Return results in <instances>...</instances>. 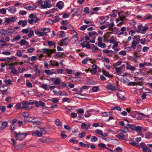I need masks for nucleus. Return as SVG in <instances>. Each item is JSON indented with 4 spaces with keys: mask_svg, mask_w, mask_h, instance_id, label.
<instances>
[{
    "mask_svg": "<svg viewBox=\"0 0 152 152\" xmlns=\"http://www.w3.org/2000/svg\"><path fill=\"white\" fill-rule=\"evenodd\" d=\"M140 36H135L133 38V41L132 43L131 47H128L126 48L127 51H129L131 50V48L134 49L137 44L139 43V41L140 40Z\"/></svg>",
    "mask_w": 152,
    "mask_h": 152,
    "instance_id": "f257e3e1",
    "label": "nucleus"
},
{
    "mask_svg": "<svg viewBox=\"0 0 152 152\" xmlns=\"http://www.w3.org/2000/svg\"><path fill=\"white\" fill-rule=\"evenodd\" d=\"M28 134V132L23 133H21L20 132H19L18 133L17 132H14V136L15 137L16 139L19 140H22L24 139Z\"/></svg>",
    "mask_w": 152,
    "mask_h": 152,
    "instance_id": "f03ea898",
    "label": "nucleus"
},
{
    "mask_svg": "<svg viewBox=\"0 0 152 152\" xmlns=\"http://www.w3.org/2000/svg\"><path fill=\"white\" fill-rule=\"evenodd\" d=\"M3 31L4 34V35H11V34L15 32L14 29H12V26L9 27L6 30H3Z\"/></svg>",
    "mask_w": 152,
    "mask_h": 152,
    "instance_id": "7ed1b4c3",
    "label": "nucleus"
},
{
    "mask_svg": "<svg viewBox=\"0 0 152 152\" xmlns=\"http://www.w3.org/2000/svg\"><path fill=\"white\" fill-rule=\"evenodd\" d=\"M42 51L43 53L48 54V56L49 57H51L50 54L52 53H54L56 51L55 49H49L47 48H43L42 49Z\"/></svg>",
    "mask_w": 152,
    "mask_h": 152,
    "instance_id": "20e7f679",
    "label": "nucleus"
},
{
    "mask_svg": "<svg viewBox=\"0 0 152 152\" xmlns=\"http://www.w3.org/2000/svg\"><path fill=\"white\" fill-rule=\"evenodd\" d=\"M137 147L140 149L142 148V151L143 152H146L148 149L146 145L143 142H142L140 145H138Z\"/></svg>",
    "mask_w": 152,
    "mask_h": 152,
    "instance_id": "39448f33",
    "label": "nucleus"
},
{
    "mask_svg": "<svg viewBox=\"0 0 152 152\" xmlns=\"http://www.w3.org/2000/svg\"><path fill=\"white\" fill-rule=\"evenodd\" d=\"M107 91L108 92H110V90L114 91L117 89V87L114 86L113 84L109 83L106 87Z\"/></svg>",
    "mask_w": 152,
    "mask_h": 152,
    "instance_id": "423d86ee",
    "label": "nucleus"
},
{
    "mask_svg": "<svg viewBox=\"0 0 152 152\" xmlns=\"http://www.w3.org/2000/svg\"><path fill=\"white\" fill-rule=\"evenodd\" d=\"M27 22L26 20H20L18 23V25H21V26L23 27L26 26L27 25Z\"/></svg>",
    "mask_w": 152,
    "mask_h": 152,
    "instance_id": "0eeeda50",
    "label": "nucleus"
},
{
    "mask_svg": "<svg viewBox=\"0 0 152 152\" xmlns=\"http://www.w3.org/2000/svg\"><path fill=\"white\" fill-rule=\"evenodd\" d=\"M111 30L112 31V32H107V33L105 35H107V34H108L109 33L110 34H116L118 32V28L116 27H114L113 28H111Z\"/></svg>",
    "mask_w": 152,
    "mask_h": 152,
    "instance_id": "6e6552de",
    "label": "nucleus"
},
{
    "mask_svg": "<svg viewBox=\"0 0 152 152\" xmlns=\"http://www.w3.org/2000/svg\"><path fill=\"white\" fill-rule=\"evenodd\" d=\"M41 7L43 9L46 8H50L51 7V5L48 4L47 1L44 2L43 4L41 5Z\"/></svg>",
    "mask_w": 152,
    "mask_h": 152,
    "instance_id": "1a4fd4ad",
    "label": "nucleus"
},
{
    "mask_svg": "<svg viewBox=\"0 0 152 152\" xmlns=\"http://www.w3.org/2000/svg\"><path fill=\"white\" fill-rule=\"evenodd\" d=\"M109 18V17L108 16H107L105 17H104V16H101L99 17V18L101 20H104L103 21H102V22H100V21H99V23L100 24H102L105 23Z\"/></svg>",
    "mask_w": 152,
    "mask_h": 152,
    "instance_id": "9d476101",
    "label": "nucleus"
},
{
    "mask_svg": "<svg viewBox=\"0 0 152 152\" xmlns=\"http://www.w3.org/2000/svg\"><path fill=\"white\" fill-rule=\"evenodd\" d=\"M103 51L105 53L107 54V56L111 57L113 54V52L112 50H103Z\"/></svg>",
    "mask_w": 152,
    "mask_h": 152,
    "instance_id": "9b49d317",
    "label": "nucleus"
},
{
    "mask_svg": "<svg viewBox=\"0 0 152 152\" xmlns=\"http://www.w3.org/2000/svg\"><path fill=\"white\" fill-rule=\"evenodd\" d=\"M78 40V37L76 35H74L71 39V41L72 43H76Z\"/></svg>",
    "mask_w": 152,
    "mask_h": 152,
    "instance_id": "f8f14e48",
    "label": "nucleus"
},
{
    "mask_svg": "<svg viewBox=\"0 0 152 152\" xmlns=\"http://www.w3.org/2000/svg\"><path fill=\"white\" fill-rule=\"evenodd\" d=\"M22 104L23 107H21V109L22 108H24L28 109V108L29 105V102L28 101L23 102L22 103Z\"/></svg>",
    "mask_w": 152,
    "mask_h": 152,
    "instance_id": "ddd939ff",
    "label": "nucleus"
},
{
    "mask_svg": "<svg viewBox=\"0 0 152 152\" xmlns=\"http://www.w3.org/2000/svg\"><path fill=\"white\" fill-rule=\"evenodd\" d=\"M56 6L58 9L61 10L64 6V3L62 1H59L57 3Z\"/></svg>",
    "mask_w": 152,
    "mask_h": 152,
    "instance_id": "4468645a",
    "label": "nucleus"
},
{
    "mask_svg": "<svg viewBox=\"0 0 152 152\" xmlns=\"http://www.w3.org/2000/svg\"><path fill=\"white\" fill-rule=\"evenodd\" d=\"M10 12L12 13H15L16 11V9L14 7H9L7 9Z\"/></svg>",
    "mask_w": 152,
    "mask_h": 152,
    "instance_id": "2eb2a0df",
    "label": "nucleus"
},
{
    "mask_svg": "<svg viewBox=\"0 0 152 152\" xmlns=\"http://www.w3.org/2000/svg\"><path fill=\"white\" fill-rule=\"evenodd\" d=\"M126 68L129 69L131 71H134L136 70V68L134 67L131 66V65L129 64H127Z\"/></svg>",
    "mask_w": 152,
    "mask_h": 152,
    "instance_id": "dca6fc26",
    "label": "nucleus"
},
{
    "mask_svg": "<svg viewBox=\"0 0 152 152\" xmlns=\"http://www.w3.org/2000/svg\"><path fill=\"white\" fill-rule=\"evenodd\" d=\"M74 12L75 13V15H78L81 13V11L79 9H73L71 10V12Z\"/></svg>",
    "mask_w": 152,
    "mask_h": 152,
    "instance_id": "f3484780",
    "label": "nucleus"
},
{
    "mask_svg": "<svg viewBox=\"0 0 152 152\" xmlns=\"http://www.w3.org/2000/svg\"><path fill=\"white\" fill-rule=\"evenodd\" d=\"M8 124V122L7 121H6L3 122L1 124V126L0 128V129L2 130L4 129L7 126Z\"/></svg>",
    "mask_w": 152,
    "mask_h": 152,
    "instance_id": "a211bd4d",
    "label": "nucleus"
},
{
    "mask_svg": "<svg viewBox=\"0 0 152 152\" xmlns=\"http://www.w3.org/2000/svg\"><path fill=\"white\" fill-rule=\"evenodd\" d=\"M53 79H55L56 80L54 81V83L56 85H59L61 83V79L60 78L57 77L52 78Z\"/></svg>",
    "mask_w": 152,
    "mask_h": 152,
    "instance_id": "6ab92c4d",
    "label": "nucleus"
},
{
    "mask_svg": "<svg viewBox=\"0 0 152 152\" xmlns=\"http://www.w3.org/2000/svg\"><path fill=\"white\" fill-rule=\"evenodd\" d=\"M37 7V6L34 5L29 6H27L25 5L24 7L25 8L28 9L29 10H34L36 9Z\"/></svg>",
    "mask_w": 152,
    "mask_h": 152,
    "instance_id": "aec40b11",
    "label": "nucleus"
},
{
    "mask_svg": "<svg viewBox=\"0 0 152 152\" xmlns=\"http://www.w3.org/2000/svg\"><path fill=\"white\" fill-rule=\"evenodd\" d=\"M32 134L33 136L37 135L39 137L42 136V133H41L38 130H36L35 132H32Z\"/></svg>",
    "mask_w": 152,
    "mask_h": 152,
    "instance_id": "412c9836",
    "label": "nucleus"
},
{
    "mask_svg": "<svg viewBox=\"0 0 152 152\" xmlns=\"http://www.w3.org/2000/svg\"><path fill=\"white\" fill-rule=\"evenodd\" d=\"M102 72L103 74L106 77L109 78H112V76L108 72H107L103 70H102Z\"/></svg>",
    "mask_w": 152,
    "mask_h": 152,
    "instance_id": "4be33fe9",
    "label": "nucleus"
},
{
    "mask_svg": "<svg viewBox=\"0 0 152 152\" xmlns=\"http://www.w3.org/2000/svg\"><path fill=\"white\" fill-rule=\"evenodd\" d=\"M119 14L121 20H123L126 18V16H125L124 15V12L123 11L121 12L120 13L119 12Z\"/></svg>",
    "mask_w": 152,
    "mask_h": 152,
    "instance_id": "5701e85b",
    "label": "nucleus"
},
{
    "mask_svg": "<svg viewBox=\"0 0 152 152\" xmlns=\"http://www.w3.org/2000/svg\"><path fill=\"white\" fill-rule=\"evenodd\" d=\"M20 43V45H23L25 44L27 45H29V43L25 39H21L20 42H18L17 43Z\"/></svg>",
    "mask_w": 152,
    "mask_h": 152,
    "instance_id": "b1692460",
    "label": "nucleus"
},
{
    "mask_svg": "<svg viewBox=\"0 0 152 152\" xmlns=\"http://www.w3.org/2000/svg\"><path fill=\"white\" fill-rule=\"evenodd\" d=\"M142 27V25L141 24L139 25L136 28H135V30L138 33L140 32L141 30Z\"/></svg>",
    "mask_w": 152,
    "mask_h": 152,
    "instance_id": "393cba45",
    "label": "nucleus"
},
{
    "mask_svg": "<svg viewBox=\"0 0 152 152\" xmlns=\"http://www.w3.org/2000/svg\"><path fill=\"white\" fill-rule=\"evenodd\" d=\"M116 72L118 74H121L122 69L121 67H116L115 68Z\"/></svg>",
    "mask_w": 152,
    "mask_h": 152,
    "instance_id": "a878e982",
    "label": "nucleus"
},
{
    "mask_svg": "<svg viewBox=\"0 0 152 152\" xmlns=\"http://www.w3.org/2000/svg\"><path fill=\"white\" fill-rule=\"evenodd\" d=\"M55 123L57 126L59 127L61 126L62 123L58 119L56 120L55 121Z\"/></svg>",
    "mask_w": 152,
    "mask_h": 152,
    "instance_id": "bb28decb",
    "label": "nucleus"
},
{
    "mask_svg": "<svg viewBox=\"0 0 152 152\" xmlns=\"http://www.w3.org/2000/svg\"><path fill=\"white\" fill-rule=\"evenodd\" d=\"M135 128L134 131L140 133L142 129V127L141 126H135Z\"/></svg>",
    "mask_w": 152,
    "mask_h": 152,
    "instance_id": "cd10ccee",
    "label": "nucleus"
},
{
    "mask_svg": "<svg viewBox=\"0 0 152 152\" xmlns=\"http://www.w3.org/2000/svg\"><path fill=\"white\" fill-rule=\"evenodd\" d=\"M63 42H64V45L66 46L68 45L69 42V39L67 37L66 38L64 39H62Z\"/></svg>",
    "mask_w": 152,
    "mask_h": 152,
    "instance_id": "c85d7f7f",
    "label": "nucleus"
},
{
    "mask_svg": "<svg viewBox=\"0 0 152 152\" xmlns=\"http://www.w3.org/2000/svg\"><path fill=\"white\" fill-rule=\"evenodd\" d=\"M12 22V20L10 18H7L5 19L4 21V23H6L5 25L8 24Z\"/></svg>",
    "mask_w": 152,
    "mask_h": 152,
    "instance_id": "c756f323",
    "label": "nucleus"
},
{
    "mask_svg": "<svg viewBox=\"0 0 152 152\" xmlns=\"http://www.w3.org/2000/svg\"><path fill=\"white\" fill-rule=\"evenodd\" d=\"M124 136V133L123 132L120 133L118 135H117V137L121 140H123V137Z\"/></svg>",
    "mask_w": 152,
    "mask_h": 152,
    "instance_id": "7c9ffc66",
    "label": "nucleus"
},
{
    "mask_svg": "<svg viewBox=\"0 0 152 152\" xmlns=\"http://www.w3.org/2000/svg\"><path fill=\"white\" fill-rule=\"evenodd\" d=\"M135 85H139L141 86V88H140V89H142L143 88V86L142 85L143 84V83H142L138 82H135Z\"/></svg>",
    "mask_w": 152,
    "mask_h": 152,
    "instance_id": "2f4dec72",
    "label": "nucleus"
},
{
    "mask_svg": "<svg viewBox=\"0 0 152 152\" xmlns=\"http://www.w3.org/2000/svg\"><path fill=\"white\" fill-rule=\"evenodd\" d=\"M97 45L99 47H101L103 48L106 47V45L104 43H102V42L100 43H98Z\"/></svg>",
    "mask_w": 152,
    "mask_h": 152,
    "instance_id": "473e14b6",
    "label": "nucleus"
},
{
    "mask_svg": "<svg viewBox=\"0 0 152 152\" xmlns=\"http://www.w3.org/2000/svg\"><path fill=\"white\" fill-rule=\"evenodd\" d=\"M148 29V27L147 26H143L141 28V32L142 33H143L144 31H146Z\"/></svg>",
    "mask_w": 152,
    "mask_h": 152,
    "instance_id": "72a5a7b5",
    "label": "nucleus"
},
{
    "mask_svg": "<svg viewBox=\"0 0 152 152\" xmlns=\"http://www.w3.org/2000/svg\"><path fill=\"white\" fill-rule=\"evenodd\" d=\"M117 96L118 97L121 99H124V96H123L121 94L119 93H117Z\"/></svg>",
    "mask_w": 152,
    "mask_h": 152,
    "instance_id": "f704fd0d",
    "label": "nucleus"
},
{
    "mask_svg": "<svg viewBox=\"0 0 152 152\" xmlns=\"http://www.w3.org/2000/svg\"><path fill=\"white\" fill-rule=\"evenodd\" d=\"M42 31L45 33V34H46V33H48L50 31V29L49 28H44L42 29Z\"/></svg>",
    "mask_w": 152,
    "mask_h": 152,
    "instance_id": "c9c22d12",
    "label": "nucleus"
},
{
    "mask_svg": "<svg viewBox=\"0 0 152 152\" xmlns=\"http://www.w3.org/2000/svg\"><path fill=\"white\" fill-rule=\"evenodd\" d=\"M69 141L71 142L77 143L78 141V140L75 139V138L74 137L69 140Z\"/></svg>",
    "mask_w": 152,
    "mask_h": 152,
    "instance_id": "e433bc0d",
    "label": "nucleus"
},
{
    "mask_svg": "<svg viewBox=\"0 0 152 152\" xmlns=\"http://www.w3.org/2000/svg\"><path fill=\"white\" fill-rule=\"evenodd\" d=\"M92 52H96V51H97L98 50L99 48L97 46L94 45V47L92 48Z\"/></svg>",
    "mask_w": 152,
    "mask_h": 152,
    "instance_id": "4c0bfd02",
    "label": "nucleus"
},
{
    "mask_svg": "<svg viewBox=\"0 0 152 152\" xmlns=\"http://www.w3.org/2000/svg\"><path fill=\"white\" fill-rule=\"evenodd\" d=\"M60 53L59 52H58L57 53H56V55L58 56V58H59V57L62 58L63 57V56H66L65 55V54L64 53H62V54L60 55H59V53Z\"/></svg>",
    "mask_w": 152,
    "mask_h": 152,
    "instance_id": "58836bf2",
    "label": "nucleus"
},
{
    "mask_svg": "<svg viewBox=\"0 0 152 152\" xmlns=\"http://www.w3.org/2000/svg\"><path fill=\"white\" fill-rule=\"evenodd\" d=\"M89 86H82L80 89V91L82 92L84 89H88Z\"/></svg>",
    "mask_w": 152,
    "mask_h": 152,
    "instance_id": "ea45409f",
    "label": "nucleus"
},
{
    "mask_svg": "<svg viewBox=\"0 0 152 152\" xmlns=\"http://www.w3.org/2000/svg\"><path fill=\"white\" fill-rule=\"evenodd\" d=\"M28 122H31L34 125L39 124L40 123L38 121H28Z\"/></svg>",
    "mask_w": 152,
    "mask_h": 152,
    "instance_id": "a19ab883",
    "label": "nucleus"
},
{
    "mask_svg": "<svg viewBox=\"0 0 152 152\" xmlns=\"http://www.w3.org/2000/svg\"><path fill=\"white\" fill-rule=\"evenodd\" d=\"M98 140V138L95 136H93L91 139V140L92 142H96Z\"/></svg>",
    "mask_w": 152,
    "mask_h": 152,
    "instance_id": "79ce46f5",
    "label": "nucleus"
},
{
    "mask_svg": "<svg viewBox=\"0 0 152 152\" xmlns=\"http://www.w3.org/2000/svg\"><path fill=\"white\" fill-rule=\"evenodd\" d=\"M60 18L59 17L58 18H56L54 20H50L52 22H58L60 20Z\"/></svg>",
    "mask_w": 152,
    "mask_h": 152,
    "instance_id": "37998d69",
    "label": "nucleus"
},
{
    "mask_svg": "<svg viewBox=\"0 0 152 152\" xmlns=\"http://www.w3.org/2000/svg\"><path fill=\"white\" fill-rule=\"evenodd\" d=\"M110 113L109 112H104L102 114L103 116H106L110 115Z\"/></svg>",
    "mask_w": 152,
    "mask_h": 152,
    "instance_id": "c03bdc74",
    "label": "nucleus"
},
{
    "mask_svg": "<svg viewBox=\"0 0 152 152\" xmlns=\"http://www.w3.org/2000/svg\"><path fill=\"white\" fill-rule=\"evenodd\" d=\"M140 41L141 44L144 45L145 44V42L146 41V39L145 38L141 39H140L139 42Z\"/></svg>",
    "mask_w": 152,
    "mask_h": 152,
    "instance_id": "a18cd8bd",
    "label": "nucleus"
},
{
    "mask_svg": "<svg viewBox=\"0 0 152 152\" xmlns=\"http://www.w3.org/2000/svg\"><path fill=\"white\" fill-rule=\"evenodd\" d=\"M95 133L98 134H99L101 135L102 134L103 132L102 130L99 129H96L95 131Z\"/></svg>",
    "mask_w": 152,
    "mask_h": 152,
    "instance_id": "49530a36",
    "label": "nucleus"
},
{
    "mask_svg": "<svg viewBox=\"0 0 152 152\" xmlns=\"http://www.w3.org/2000/svg\"><path fill=\"white\" fill-rule=\"evenodd\" d=\"M48 44L50 46H53L55 45V43L51 41H48Z\"/></svg>",
    "mask_w": 152,
    "mask_h": 152,
    "instance_id": "de8ad7c7",
    "label": "nucleus"
},
{
    "mask_svg": "<svg viewBox=\"0 0 152 152\" xmlns=\"http://www.w3.org/2000/svg\"><path fill=\"white\" fill-rule=\"evenodd\" d=\"M34 34V31L33 30H31L30 31L29 33L28 34V36L29 37H31Z\"/></svg>",
    "mask_w": 152,
    "mask_h": 152,
    "instance_id": "09e8293b",
    "label": "nucleus"
},
{
    "mask_svg": "<svg viewBox=\"0 0 152 152\" xmlns=\"http://www.w3.org/2000/svg\"><path fill=\"white\" fill-rule=\"evenodd\" d=\"M115 109L117 110H119V111H121V108L118 106H116L113 107L112 108V110H113Z\"/></svg>",
    "mask_w": 152,
    "mask_h": 152,
    "instance_id": "8fccbe9b",
    "label": "nucleus"
},
{
    "mask_svg": "<svg viewBox=\"0 0 152 152\" xmlns=\"http://www.w3.org/2000/svg\"><path fill=\"white\" fill-rule=\"evenodd\" d=\"M86 135V133L85 132H82L79 134V136L80 138H82L84 137Z\"/></svg>",
    "mask_w": 152,
    "mask_h": 152,
    "instance_id": "3c124183",
    "label": "nucleus"
},
{
    "mask_svg": "<svg viewBox=\"0 0 152 152\" xmlns=\"http://www.w3.org/2000/svg\"><path fill=\"white\" fill-rule=\"evenodd\" d=\"M0 12L1 13L5 14L6 13V9L4 8L1 9L0 10Z\"/></svg>",
    "mask_w": 152,
    "mask_h": 152,
    "instance_id": "603ef678",
    "label": "nucleus"
},
{
    "mask_svg": "<svg viewBox=\"0 0 152 152\" xmlns=\"http://www.w3.org/2000/svg\"><path fill=\"white\" fill-rule=\"evenodd\" d=\"M6 107L5 106L0 107V110H1L2 112H4L6 111Z\"/></svg>",
    "mask_w": 152,
    "mask_h": 152,
    "instance_id": "864d4df0",
    "label": "nucleus"
},
{
    "mask_svg": "<svg viewBox=\"0 0 152 152\" xmlns=\"http://www.w3.org/2000/svg\"><path fill=\"white\" fill-rule=\"evenodd\" d=\"M98 146L99 147H102L103 148H106V145L103 143H100L98 144Z\"/></svg>",
    "mask_w": 152,
    "mask_h": 152,
    "instance_id": "5fc2aeb1",
    "label": "nucleus"
},
{
    "mask_svg": "<svg viewBox=\"0 0 152 152\" xmlns=\"http://www.w3.org/2000/svg\"><path fill=\"white\" fill-rule=\"evenodd\" d=\"M87 124L85 123H83L81 125V127L82 129H85L86 130Z\"/></svg>",
    "mask_w": 152,
    "mask_h": 152,
    "instance_id": "6e6d98bb",
    "label": "nucleus"
},
{
    "mask_svg": "<svg viewBox=\"0 0 152 152\" xmlns=\"http://www.w3.org/2000/svg\"><path fill=\"white\" fill-rule=\"evenodd\" d=\"M12 82V81H11L10 79H9L8 80H6L4 81V82L7 83H8V84H7V86L9 85L10 84H11L12 83H11L10 82Z\"/></svg>",
    "mask_w": 152,
    "mask_h": 152,
    "instance_id": "4d7b16f0",
    "label": "nucleus"
},
{
    "mask_svg": "<svg viewBox=\"0 0 152 152\" xmlns=\"http://www.w3.org/2000/svg\"><path fill=\"white\" fill-rule=\"evenodd\" d=\"M151 135H152V133L150 132H148L146 134L145 137L147 139H149Z\"/></svg>",
    "mask_w": 152,
    "mask_h": 152,
    "instance_id": "13d9d810",
    "label": "nucleus"
},
{
    "mask_svg": "<svg viewBox=\"0 0 152 152\" xmlns=\"http://www.w3.org/2000/svg\"><path fill=\"white\" fill-rule=\"evenodd\" d=\"M114 26V24L113 23H110L108 25V26L109 27V29L110 30H111V29L112 28V27H113Z\"/></svg>",
    "mask_w": 152,
    "mask_h": 152,
    "instance_id": "bf43d9fd",
    "label": "nucleus"
},
{
    "mask_svg": "<svg viewBox=\"0 0 152 152\" xmlns=\"http://www.w3.org/2000/svg\"><path fill=\"white\" fill-rule=\"evenodd\" d=\"M98 90V87L97 86H96L93 87L92 89V91L93 92H95L97 91Z\"/></svg>",
    "mask_w": 152,
    "mask_h": 152,
    "instance_id": "052dcab7",
    "label": "nucleus"
},
{
    "mask_svg": "<svg viewBox=\"0 0 152 152\" xmlns=\"http://www.w3.org/2000/svg\"><path fill=\"white\" fill-rule=\"evenodd\" d=\"M39 129H40V132H41L40 133H42V134H45L46 133V131L45 130V128H39Z\"/></svg>",
    "mask_w": 152,
    "mask_h": 152,
    "instance_id": "680f3d73",
    "label": "nucleus"
},
{
    "mask_svg": "<svg viewBox=\"0 0 152 152\" xmlns=\"http://www.w3.org/2000/svg\"><path fill=\"white\" fill-rule=\"evenodd\" d=\"M47 84H43L41 85V87L44 89L45 90H47Z\"/></svg>",
    "mask_w": 152,
    "mask_h": 152,
    "instance_id": "e2e57ef3",
    "label": "nucleus"
},
{
    "mask_svg": "<svg viewBox=\"0 0 152 152\" xmlns=\"http://www.w3.org/2000/svg\"><path fill=\"white\" fill-rule=\"evenodd\" d=\"M96 33V32L95 31H93L92 32H90L88 33V35L89 37H91L93 35H95Z\"/></svg>",
    "mask_w": 152,
    "mask_h": 152,
    "instance_id": "0e129e2a",
    "label": "nucleus"
},
{
    "mask_svg": "<svg viewBox=\"0 0 152 152\" xmlns=\"http://www.w3.org/2000/svg\"><path fill=\"white\" fill-rule=\"evenodd\" d=\"M87 27L88 26L87 25H83L80 27V29L83 31L86 29Z\"/></svg>",
    "mask_w": 152,
    "mask_h": 152,
    "instance_id": "69168bd1",
    "label": "nucleus"
},
{
    "mask_svg": "<svg viewBox=\"0 0 152 152\" xmlns=\"http://www.w3.org/2000/svg\"><path fill=\"white\" fill-rule=\"evenodd\" d=\"M15 41H18L21 38V37L19 35H16L14 38Z\"/></svg>",
    "mask_w": 152,
    "mask_h": 152,
    "instance_id": "338daca9",
    "label": "nucleus"
},
{
    "mask_svg": "<svg viewBox=\"0 0 152 152\" xmlns=\"http://www.w3.org/2000/svg\"><path fill=\"white\" fill-rule=\"evenodd\" d=\"M115 150L118 152H121L122 151V149L119 147H118L116 148Z\"/></svg>",
    "mask_w": 152,
    "mask_h": 152,
    "instance_id": "774afa93",
    "label": "nucleus"
}]
</instances>
